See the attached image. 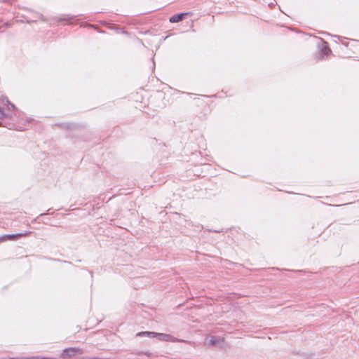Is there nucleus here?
I'll return each instance as SVG.
<instances>
[{
  "mask_svg": "<svg viewBox=\"0 0 359 359\" xmlns=\"http://www.w3.org/2000/svg\"><path fill=\"white\" fill-rule=\"evenodd\" d=\"M154 338H156L158 341H161L177 342V341H181L170 334H165V333L155 332Z\"/></svg>",
  "mask_w": 359,
  "mask_h": 359,
  "instance_id": "obj_1",
  "label": "nucleus"
},
{
  "mask_svg": "<svg viewBox=\"0 0 359 359\" xmlns=\"http://www.w3.org/2000/svg\"><path fill=\"white\" fill-rule=\"evenodd\" d=\"M76 353H81L82 351L79 348L71 347V348H67L65 349L63 351V353H62V355L64 358H70V357L75 355Z\"/></svg>",
  "mask_w": 359,
  "mask_h": 359,
  "instance_id": "obj_2",
  "label": "nucleus"
},
{
  "mask_svg": "<svg viewBox=\"0 0 359 359\" xmlns=\"http://www.w3.org/2000/svg\"><path fill=\"white\" fill-rule=\"evenodd\" d=\"M189 13H181L173 15L170 18L169 21L171 23H176L180 22L185 18V16L189 15Z\"/></svg>",
  "mask_w": 359,
  "mask_h": 359,
  "instance_id": "obj_3",
  "label": "nucleus"
},
{
  "mask_svg": "<svg viewBox=\"0 0 359 359\" xmlns=\"http://www.w3.org/2000/svg\"><path fill=\"white\" fill-rule=\"evenodd\" d=\"M19 236L18 233L15 234H6L0 238L1 241H6V240H15L19 238Z\"/></svg>",
  "mask_w": 359,
  "mask_h": 359,
  "instance_id": "obj_4",
  "label": "nucleus"
},
{
  "mask_svg": "<svg viewBox=\"0 0 359 359\" xmlns=\"http://www.w3.org/2000/svg\"><path fill=\"white\" fill-rule=\"evenodd\" d=\"M154 334H155L154 332L145 331V332H138L137 334V337H149V338H154Z\"/></svg>",
  "mask_w": 359,
  "mask_h": 359,
  "instance_id": "obj_5",
  "label": "nucleus"
},
{
  "mask_svg": "<svg viewBox=\"0 0 359 359\" xmlns=\"http://www.w3.org/2000/svg\"><path fill=\"white\" fill-rule=\"evenodd\" d=\"M8 117H11V116L8 113H6L4 108L0 106V119H4Z\"/></svg>",
  "mask_w": 359,
  "mask_h": 359,
  "instance_id": "obj_6",
  "label": "nucleus"
},
{
  "mask_svg": "<svg viewBox=\"0 0 359 359\" xmlns=\"http://www.w3.org/2000/svg\"><path fill=\"white\" fill-rule=\"evenodd\" d=\"M321 51L323 55H328L331 52V50L325 43V45L322 48Z\"/></svg>",
  "mask_w": 359,
  "mask_h": 359,
  "instance_id": "obj_7",
  "label": "nucleus"
},
{
  "mask_svg": "<svg viewBox=\"0 0 359 359\" xmlns=\"http://www.w3.org/2000/svg\"><path fill=\"white\" fill-rule=\"evenodd\" d=\"M6 103L8 104V111L14 110L15 109V105L11 104L8 99H6Z\"/></svg>",
  "mask_w": 359,
  "mask_h": 359,
  "instance_id": "obj_8",
  "label": "nucleus"
},
{
  "mask_svg": "<svg viewBox=\"0 0 359 359\" xmlns=\"http://www.w3.org/2000/svg\"><path fill=\"white\" fill-rule=\"evenodd\" d=\"M220 339H217V337H212L211 339H210V344L213 346L216 345L218 341H219Z\"/></svg>",
  "mask_w": 359,
  "mask_h": 359,
  "instance_id": "obj_9",
  "label": "nucleus"
},
{
  "mask_svg": "<svg viewBox=\"0 0 359 359\" xmlns=\"http://www.w3.org/2000/svg\"><path fill=\"white\" fill-rule=\"evenodd\" d=\"M31 233H32V232H31V231H25V232L18 233V235H20V236H19V238H22V237H23V236H27L30 235Z\"/></svg>",
  "mask_w": 359,
  "mask_h": 359,
  "instance_id": "obj_10",
  "label": "nucleus"
},
{
  "mask_svg": "<svg viewBox=\"0 0 359 359\" xmlns=\"http://www.w3.org/2000/svg\"><path fill=\"white\" fill-rule=\"evenodd\" d=\"M9 359H16V358H10Z\"/></svg>",
  "mask_w": 359,
  "mask_h": 359,
  "instance_id": "obj_11",
  "label": "nucleus"
},
{
  "mask_svg": "<svg viewBox=\"0 0 359 359\" xmlns=\"http://www.w3.org/2000/svg\"><path fill=\"white\" fill-rule=\"evenodd\" d=\"M2 126V124H1V123L0 122V126Z\"/></svg>",
  "mask_w": 359,
  "mask_h": 359,
  "instance_id": "obj_12",
  "label": "nucleus"
}]
</instances>
